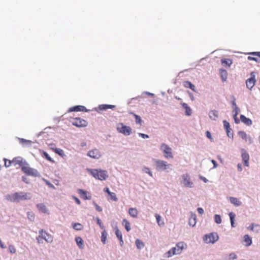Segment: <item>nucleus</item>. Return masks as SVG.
Segmentation results:
<instances>
[{
    "instance_id": "nucleus-1",
    "label": "nucleus",
    "mask_w": 260,
    "mask_h": 260,
    "mask_svg": "<svg viewBox=\"0 0 260 260\" xmlns=\"http://www.w3.org/2000/svg\"><path fill=\"white\" fill-rule=\"evenodd\" d=\"M6 199L10 202H19L21 201L28 200L31 198V194L29 192H19L5 196Z\"/></svg>"
},
{
    "instance_id": "nucleus-2",
    "label": "nucleus",
    "mask_w": 260,
    "mask_h": 260,
    "mask_svg": "<svg viewBox=\"0 0 260 260\" xmlns=\"http://www.w3.org/2000/svg\"><path fill=\"white\" fill-rule=\"evenodd\" d=\"M87 171L95 179L101 181L106 180L108 175L105 170L87 169Z\"/></svg>"
},
{
    "instance_id": "nucleus-3",
    "label": "nucleus",
    "mask_w": 260,
    "mask_h": 260,
    "mask_svg": "<svg viewBox=\"0 0 260 260\" xmlns=\"http://www.w3.org/2000/svg\"><path fill=\"white\" fill-rule=\"evenodd\" d=\"M39 235L37 237V240L38 243H43V240L48 243H51L53 241V237L48 234L45 231L41 230L39 232Z\"/></svg>"
},
{
    "instance_id": "nucleus-4",
    "label": "nucleus",
    "mask_w": 260,
    "mask_h": 260,
    "mask_svg": "<svg viewBox=\"0 0 260 260\" xmlns=\"http://www.w3.org/2000/svg\"><path fill=\"white\" fill-rule=\"evenodd\" d=\"M22 171L27 176L33 177H38L39 176V173L37 170L30 167L29 164L26 162V165L22 167Z\"/></svg>"
},
{
    "instance_id": "nucleus-5",
    "label": "nucleus",
    "mask_w": 260,
    "mask_h": 260,
    "mask_svg": "<svg viewBox=\"0 0 260 260\" xmlns=\"http://www.w3.org/2000/svg\"><path fill=\"white\" fill-rule=\"evenodd\" d=\"M116 128L118 133L125 136L130 135L132 132V129L130 126L125 125L123 123H118Z\"/></svg>"
},
{
    "instance_id": "nucleus-6",
    "label": "nucleus",
    "mask_w": 260,
    "mask_h": 260,
    "mask_svg": "<svg viewBox=\"0 0 260 260\" xmlns=\"http://www.w3.org/2000/svg\"><path fill=\"white\" fill-rule=\"evenodd\" d=\"M26 161L25 159L23 158L22 157L18 156L14 157L12 160L9 161L8 166H14L16 167L18 165L21 168L24 167L25 165H26Z\"/></svg>"
},
{
    "instance_id": "nucleus-7",
    "label": "nucleus",
    "mask_w": 260,
    "mask_h": 260,
    "mask_svg": "<svg viewBox=\"0 0 260 260\" xmlns=\"http://www.w3.org/2000/svg\"><path fill=\"white\" fill-rule=\"evenodd\" d=\"M219 239V236L216 233H211L205 235L203 237L204 242L206 243H214Z\"/></svg>"
},
{
    "instance_id": "nucleus-8",
    "label": "nucleus",
    "mask_w": 260,
    "mask_h": 260,
    "mask_svg": "<svg viewBox=\"0 0 260 260\" xmlns=\"http://www.w3.org/2000/svg\"><path fill=\"white\" fill-rule=\"evenodd\" d=\"M70 121L73 125L79 127H86L88 124L87 121L78 117L72 118Z\"/></svg>"
},
{
    "instance_id": "nucleus-9",
    "label": "nucleus",
    "mask_w": 260,
    "mask_h": 260,
    "mask_svg": "<svg viewBox=\"0 0 260 260\" xmlns=\"http://www.w3.org/2000/svg\"><path fill=\"white\" fill-rule=\"evenodd\" d=\"M160 149L164 153V156L166 158H172L173 155L172 152V149L168 145L165 143L161 144Z\"/></svg>"
},
{
    "instance_id": "nucleus-10",
    "label": "nucleus",
    "mask_w": 260,
    "mask_h": 260,
    "mask_svg": "<svg viewBox=\"0 0 260 260\" xmlns=\"http://www.w3.org/2000/svg\"><path fill=\"white\" fill-rule=\"evenodd\" d=\"M155 163L156 169L158 171L167 170L171 166V165L168 164L167 162L160 159L155 160Z\"/></svg>"
},
{
    "instance_id": "nucleus-11",
    "label": "nucleus",
    "mask_w": 260,
    "mask_h": 260,
    "mask_svg": "<svg viewBox=\"0 0 260 260\" xmlns=\"http://www.w3.org/2000/svg\"><path fill=\"white\" fill-rule=\"evenodd\" d=\"M255 82L256 80L255 79V75H254V73L252 72L251 73V77L247 79L246 81L247 87L249 89H251L254 86Z\"/></svg>"
},
{
    "instance_id": "nucleus-12",
    "label": "nucleus",
    "mask_w": 260,
    "mask_h": 260,
    "mask_svg": "<svg viewBox=\"0 0 260 260\" xmlns=\"http://www.w3.org/2000/svg\"><path fill=\"white\" fill-rule=\"evenodd\" d=\"M87 155L94 159H99L101 156V153L98 149H94L88 151Z\"/></svg>"
},
{
    "instance_id": "nucleus-13",
    "label": "nucleus",
    "mask_w": 260,
    "mask_h": 260,
    "mask_svg": "<svg viewBox=\"0 0 260 260\" xmlns=\"http://www.w3.org/2000/svg\"><path fill=\"white\" fill-rule=\"evenodd\" d=\"M77 192L80 198L83 200H90L91 198V196L89 194V193L83 189H78L77 190Z\"/></svg>"
},
{
    "instance_id": "nucleus-14",
    "label": "nucleus",
    "mask_w": 260,
    "mask_h": 260,
    "mask_svg": "<svg viewBox=\"0 0 260 260\" xmlns=\"http://www.w3.org/2000/svg\"><path fill=\"white\" fill-rule=\"evenodd\" d=\"M183 178V183L184 185L187 187H192L193 183L190 181L189 176L186 174L182 176Z\"/></svg>"
},
{
    "instance_id": "nucleus-15",
    "label": "nucleus",
    "mask_w": 260,
    "mask_h": 260,
    "mask_svg": "<svg viewBox=\"0 0 260 260\" xmlns=\"http://www.w3.org/2000/svg\"><path fill=\"white\" fill-rule=\"evenodd\" d=\"M242 158L243 164L245 166L248 167L249 166V155L248 153L245 151H243L242 153Z\"/></svg>"
},
{
    "instance_id": "nucleus-16",
    "label": "nucleus",
    "mask_w": 260,
    "mask_h": 260,
    "mask_svg": "<svg viewBox=\"0 0 260 260\" xmlns=\"http://www.w3.org/2000/svg\"><path fill=\"white\" fill-rule=\"evenodd\" d=\"M238 134L243 140H245V142H248L250 144L252 142V139L249 136H248L245 132L243 131H240L239 132Z\"/></svg>"
},
{
    "instance_id": "nucleus-17",
    "label": "nucleus",
    "mask_w": 260,
    "mask_h": 260,
    "mask_svg": "<svg viewBox=\"0 0 260 260\" xmlns=\"http://www.w3.org/2000/svg\"><path fill=\"white\" fill-rule=\"evenodd\" d=\"M186 246V244L183 242H179L176 244V253L177 254H180L182 250Z\"/></svg>"
},
{
    "instance_id": "nucleus-18",
    "label": "nucleus",
    "mask_w": 260,
    "mask_h": 260,
    "mask_svg": "<svg viewBox=\"0 0 260 260\" xmlns=\"http://www.w3.org/2000/svg\"><path fill=\"white\" fill-rule=\"evenodd\" d=\"M86 111V108L83 106H74L68 110V112L72 111Z\"/></svg>"
},
{
    "instance_id": "nucleus-19",
    "label": "nucleus",
    "mask_w": 260,
    "mask_h": 260,
    "mask_svg": "<svg viewBox=\"0 0 260 260\" xmlns=\"http://www.w3.org/2000/svg\"><path fill=\"white\" fill-rule=\"evenodd\" d=\"M240 120L243 123L248 126L251 125L252 123V120L250 119L247 118L243 115H240Z\"/></svg>"
},
{
    "instance_id": "nucleus-20",
    "label": "nucleus",
    "mask_w": 260,
    "mask_h": 260,
    "mask_svg": "<svg viewBox=\"0 0 260 260\" xmlns=\"http://www.w3.org/2000/svg\"><path fill=\"white\" fill-rule=\"evenodd\" d=\"M37 207L40 212L48 214H49L48 210L44 204H38L37 205Z\"/></svg>"
},
{
    "instance_id": "nucleus-21",
    "label": "nucleus",
    "mask_w": 260,
    "mask_h": 260,
    "mask_svg": "<svg viewBox=\"0 0 260 260\" xmlns=\"http://www.w3.org/2000/svg\"><path fill=\"white\" fill-rule=\"evenodd\" d=\"M188 223L190 226H194L196 224V215L195 214H191L189 219Z\"/></svg>"
},
{
    "instance_id": "nucleus-22",
    "label": "nucleus",
    "mask_w": 260,
    "mask_h": 260,
    "mask_svg": "<svg viewBox=\"0 0 260 260\" xmlns=\"http://www.w3.org/2000/svg\"><path fill=\"white\" fill-rule=\"evenodd\" d=\"M129 214L134 218H137L138 217V212L136 208H131L128 210Z\"/></svg>"
},
{
    "instance_id": "nucleus-23",
    "label": "nucleus",
    "mask_w": 260,
    "mask_h": 260,
    "mask_svg": "<svg viewBox=\"0 0 260 260\" xmlns=\"http://www.w3.org/2000/svg\"><path fill=\"white\" fill-rule=\"evenodd\" d=\"M115 235H116L117 238L119 240L121 246H122L124 243L122 239V235L121 232L117 228L115 229Z\"/></svg>"
},
{
    "instance_id": "nucleus-24",
    "label": "nucleus",
    "mask_w": 260,
    "mask_h": 260,
    "mask_svg": "<svg viewBox=\"0 0 260 260\" xmlns=\"http://www.w3.org/2000/svg\"><path fill=\"white\" fill-rule=\"evenodd\" d=\"M219 73L222 81L223 82L226 81L228 76V73L224 69H220L219 70Z\"/></svg>"
},
{
    "instance_id": "nucleus-25",
    "label": "nucleus",
    "mask_w": 260,
    "mask_h": 260,
    "mask_svg": "<svg viewBox=\"0 0 260 260\" xmlns=\"http://www.w3.org/2000/svg\"><path fill=\"white\" fill-rule=\"evenodd\" d=\"M230 201L232 204L236 206H239L241 204V202L236 198L230 197Z\"/></svg>"
},
{
    "instance_id": "nucleus-26",
    "label": "nucleus",
    "mask_w": 260,
    "mask_h": 260,
    "mask_svg": "<svg viewBox=\"0 0 260 260\" xmlns=\"http://www.w3.org/2000/svg\"><path fill=\"white\" fill-rule=\"evenodd\" d=\"M244 241L245 243V245L246 246H250L252 243L251 238L248 235H245L244 236Z\"/></svg>"
},
{
    "instance_id": "nucleus-27",
    "label": "nucleus",
    "mask_w": 260,
    "mask_h": 260,
    "mask_svg": "<svg viewBox=\"0 0 260 260\" xmlns=\"http://www.w3.org/2000/svg\"><path fill=\"white\" fill-rule=\"evenodd\" d=\"M218 111L214 110H212L209 113V117L213 120H216L218 117Z\"/></svg>"
},
{
    "instance_id": "nucleus-28",
    "label": "nucleus",
    "mask_w": 260,
    "mask_h": 260,
    "mask_svg": "<svg viewBox=\"0 0 260 260\" xmlns=\"http://www.w3.org/2000/svg\"><path fill=\"white\" fill-rule=\"evenodd\" d=\"M182 107L185 109V114L186 115L189 116L191 114V110L189 107L188 106L187 104L183 103L181 104Z\"/></svg>"
},
{
    "instance_id": "nucleus-29",
    "label": "nucleus",
    "mask_w": 260,
    "mask_h": 260,
    "mask_svg": "<svg viewBox=\"0 0 260 260\" xmlns=\"http://www.w3.org/2000/svg\"><path fill=\"white\" fill-rule=\"evenodd\" d=\"M183 85L186 88H189L192 91H195V86L189 81H185L183 83Z\"/></svg>"
},
{
    "instance_id": "nucleus-30",
    "label": "nucleus",
    "mask_w": 260,
    "mask_h": 260,
    "mask_svg": "<svg viewBox=\"0 0 260 260\" xmlns=\"http://www.w3.org/2000/svg\"><path fill=\"white\" fill-rule=\"evenodd\" d=\"M221 63L224 66L230 67L232 64V60L229 58L222 59H221Z\"/></svg>"
},
{
    "instance_id": "nucleus-31",
    "label": "nucleus",
    "mask_w": 260,
    "mask_h": 260,
    "mask_svg": "<svg viewBox=\"0 0 260 260\" xmlns=\"http://www.w3.org/2000/svg\"><path fill=\"white\" fill-rule=\"evenodd\" d=\"M122 224L124 226L126 230L129 232L131 230V224L130 223L125 219H123Z\"/></svg>"
},
{
    "instance_id": "nucleus-32",
    "label": "nucleus",
    "mask_w": 260,
    "mask_h": 260,
    "mask_svg": "<svg viewBox=\"0 0 260 260\" xmlns=\"http://www.w3.org/2000/svg\"><path fill=\"white\" fill-rule=\"evenodd\" d=\"M75 240H76V242L77 245H78V246L80 248H83V241L82 239L80 237H78L76 238Z\"/></svg>"
},
{
    "instance_id": "nucleus-33",
    "label": "nucleus",
    "mask_w": 260,
    "mask_h": 260,
    "mask_svg": "<svg viewBox=\"0 0 260 260\" xmlns=\"http://www.w3.org/2000/svg\"><path fill=\"white\" fill-rule=\"evenodd\" d=\"M41 153L42 154V155L43 157H44L47 160L52 162H54L53 160H52L51 157L48 155V154L46 151H42Z\"/></svg>"
},
{
    "instance_id": "nucleus-34",
    "label": "nucleus",
    "mask_w": 260,
    "mask_h": 260,
    "mask_svg": "<svg viewBox=\"0 0 260 260\" xmlns=\"http://www.w3.org/2000/svg\"><path fill=\"white\" fill-rule=\"evenodd\" d=\"M73 228L77 231H80L83 229V226L80 223H75L73 224Z\"/></svg>"
},
{
    "instance_id": "nucleus-35",
    "label": "nucleus",
    "mask_w": 260,
    "mask_h": 260,
    "mask_svg": "<svg viewBox=\"0 0 260 260\" xmlns=\"http://www.w3.org/2000/svg\"><path fill=\"white\" fill-rule=\"evenodd\" d=\"M229 216L230 218L231 223V226L232 227H235V223H234V219L235 218V214L233 212H230L229 213Z\"/></svg>"
},
{
    "instance_id": "nucleus-36",
    "label": "nucleus",
    "mask_w": 260,
    "mask_h": 260,
    "mask_svg": "<svg viewBox=\"0 0 260 260\" xmlns=\"http://www.w3.org/2000/svg\"><path fill=\"white\" fill-rule=\"evenodd\" d=\"M136 245L138 249H141L144 246L143 242L139 239L136 240Z\"/></svg>"
},
{
    "instance_id": "nucleus-37",
    "label": "nucleus",
    "mask_w": 260,
    "mask_h": 260,
    "mask_svg": "<svg viewBox=\"0 0 260 260\" xmlns=\"http://www.w3.org/2000/svg\"><path fill=\"white\" fill-rule=\"evenodd\" d=\"M107 236V233L106 231L104 230L103 232L102 233V236H101V241L104 243H106V240Z\"/></svg>"
},
{
    "instance_id": "nucleus-38",
    "label": "nucleus",
    "mask_w": 260,
    "mask_h": 260,
    "mask_svg": "<svg viewBox=\"0 0 260 260\" xmlns=\"http://www.w3.org/2000/svg\"><path fill=\"white\" fill-rule=\"evenodd\" d=\"M168 257L171 256L174 254H177L176 253V247L171 248L169 251H168Z\"/></svg>"
},
{
    "instance_id": "nucleus-39",
    "label": "nucleus",
    "mask_w": 260,
    "mask_h": 260,
    "mask_svg": "<svg viewBox=\"0 0 260 260\" xmlns=\"http://www.w3.org/2000/svg\"><path fill=\"white\" fill-rule=\"evenodd\" d=\"M133 114L135 118L136 123L137 124H141L142 119H141V118L140 117V116H139V115H136V114H135L134 113H133Z\"/></svg>"
},
{
    "instance_id": "nucleus-40",
    "label": "nucleus",
    "mask_w": 260,
    "mask_h": 260,
    "mask_svg": "<svg viewBox=\"0 0 260 260\" xmlns=\"http://www.w3.org/2000/svg\"><path fill=\"white\" fill-rule=\"evenodd\" d=\"M155 217L156 219L157 222L159 225H162L164 224V222L161 221V217L159 215L156 214Z\"/></svg>"
},
{
    "instance_id": "nucleus-41",
    "label": "nucleus",
    "mask_w": 260,
    "mask_h": 260,
    "mask_svg": "<svg viewBox=\"0 0 260 260\" xmlns=\"http://www.w3.org/2000/svg\"><path fill=\"white\" fill-rule=\"evenodd\" d=\"M27 217L31 221H33L35 219V215L32 212H28L27 213Z\"/></svg>"
},
{
    "instance_id": "nucleus-42",
    "label": "nucleus",
    "mask_w": 260,
    "mask_h": 260,
    "mask_svg": "<svg viewBox=\"0 0 260 260\" xmlns=\"http://www.w3.org/2000/svg\"><path fill=\"white\" fill-rule=\"evenodd\" d=\"M215 221L218 223L219 224L221 222V218L220 215L216 214L215 215Z\"/></svg>"
},
{
    "instance_id": "nucleus-43",
    "label": "nucleus",
    "mask_w": 260,
    "mask_h": 260,
    "mask_svg": "<svg viewBox=\"0 0 260 260\" xmlns=\"http://www.w3.org/2000/svg\"><path fill=\"white\" fill-rule=\"evenodd\" d=\"M109 196H110V199L114 201H117V198L116 197V195L114 192H111Z\"/></svg>"
},
{
    "instance_id": "nucleus-44",
    "label": "nucleus",
    "mask_w": 260,
    "mask_h": 260,
    "mask_svg": "<svg viewBox=\"0 0 260 260\" xmlns=\"http://www.w3.org/2000/svg\"><path fill=\"white\" fill-rule=\"evenodd\" d=\"M223 123L224 127L225 128V129L226 130L228 131V129H231L229 122H228L226 120H224Z\"/></svg>"
},
{
    "instance_id": "nucleus-45",
    "label": "nucleus",
    "mask_w": 260,
    "mask_h": 260,
    "mask_svg": "<svg viewBox=\"0 0 260 260\" xmlns=\"http://www.w3.org/2000/svg\"><path fill=\"white\" fill-rule=\"evenodd\" d=\"M9 250L11 253H14L16 252V248L14 246L10 245L9 246Z\"/></svg>"
},
{
    "instance_id": "nucleus-46",
    "label": "nucleus",
    "mask_w": 260,
    "mask_h": 260,
    "mask_svg": "<svg viewBox=\"0 0 260 260\" xmlns=\"http://www.w3.org/2000/svg\"><path fill=\"white\" fill-rule=\"evenodd\" d=\"M239 111V109L238 107V106H236V107H234V110H233V112L234 113V114L233 115V117H236L237 116V115L238 114Z\"/></svg>"
},
{
    "instance_id": "nucleus-47",
    "label": "nucleus",
    "mask_w": 260,
    "mask_h": 260,
    "mask_svg": "<svg viewBox=\"0 0 260 260\" xmlns=\"http://www.w3.org/2000/svg\"><path fill=\"white\" fill-rule=\"evenodd\" d=\"M143 171L148 174L150 176H152V173L151 172L149 168H147V167H144L143 169Z\"/></svg>"
},
{
    "instance_id": "nucleus-48",
    "label": "nucleus",
    "mask_w": 260,
    "mask_h": 260,
    "mask_svg": "<svg viewBox=\"0 0 260 260\" xmlns=\"http://www.w3.org/2000/svg\"><path fill=\"white\" fill-rule=\"evenodd\" d=\"M55 152L58 154L59 155H63V151L62 149H60L59 148H56L54 150Z\"/></svg>"
},
{
    "instance_id": "nucleus-49",
    "label": "nucleus",
    "mask_w": 260,
    "mask_h": 260,
    "mask_svg": "<svg viewBox=\"0 0 260 260\" xmlns=\"http://www.w3.org/2000/svg\"><path fill=\"white\" fill-rule=\"evenodd\" d=\"M254 57H252L250 56H248L247 58L249 60H254L257 62H259L260 61L255 57V56H254Z\"/></svg>"
},
{
    "instance_id": "nucleus-50",
    "label": "nucleus",
    "mask_w": 260,
    "mask_h": 260,
    "mask_svg": "<svg viewBox=\"0 0 260 260\" xmlns=\"http://www.w3.org/2000/svg\"><path fill=\"white\" fill-rule=\"evenodd\" d=\"M96 221H97L98 224L99 225V226H100V228L102 229H104L105 228L104 226L103 225V224L102 223V221L101 220V219H100L99 218H96Z\"/></svg>"
},
{
    "instance_id": "nucleus-51",
    "label": "nucleus",
    "mask_w": 260,
    "mask_h": 260,
    "mask_svg": "<svg viewBox=\"0 0 260 260\" xmlns=\"http://www.w3.org/2000/svg\"><path fill=\"white\" fill-rule=\"evenodd\" d=\"M248 54L252 55L253 56L259 57L260 58V52H252L248 53Z\"/></svg>"
},
{
    "instance_id": "nucleus-52",
    "label": "nucleus",
    "mask_w": 260,
    "mask_h": 260,
    "mask_svg": "<svg viewBox=\"0 0 260 260\" xmlns=\"http://www.w3.org/2000/svg\"><path fill=\"white\" fill-rule=\"evenodd\" d=\"M93 204L95 207L96 210L99 212H102V208L99 206L98 204H96L95 203H93Z\"/></svg>"
},
{
    "instance_id": "nucleus-53",
    "label": "nucleus",
    "mask_w": 260,
    "mask_h": 260,
    "mask_svg": "<svg viewBox=\"0 0 260 260\" xmlns=\"http://www.w3.org/2000/svg\"><path fill=\"white\" fill-rule=\"evenodd\" d=\"M102 106H105L107 107V109H113L115 107V106L114 105H106V104H104V105H102Z\"/></svg>"
},
{
    "instance_id": "nucleus-54",
    "label": "nucleus",
    "mask_w": 260,
    "mask_h": 260,
    "mask_svg": "<svg viewBox=\"0 0 260 260\" xmlns=\"http://www.w3.org/2000/svg\"><path fill=\"white\" fill-rule=\"evenodd\" d=\"M229 257L231 259H235L237 258V255L234 253H231L229 255Z\"/></svg>"
},
{
    "instance_id": "nucleus-55",
    "label": "nucleus",
    "mask_w": 260,
    "mask_h": 260,
    "mask_svg": "<svg viewBox=\"0 0 260 260\" xmlns=\"http://www.w3.org/2000/svg\"><path fill=\"white\" fill-rule=\"evenodd\" d=\"M139 135L140 136H141L143 139H146V138H149V136L146 135V134L139 133Z\"/></svg>"
},
{
    "instance_id": "nucleus-56",
    "label": "nucleus",
    "mask_w": 260,
    "mask_h": 260,
    "mask_svg": "<svg viewBox=\"0 0 260 260\" xmlns=\"http://www.w3.org/2000/svg\"><path fill=\"white\" fill-rule=\"evenodd\" d=\"M9 161H11L10 160H8L6 158H5L4 159V161H5V166L6 167H10V166H8V165H9Z\"/></svg>"
},
{
    "instance_id": "nucleus-57",
    "label": "nucleus",
    "mask_w": 260,
    "mask_h": 260,
    "mask_svg": "<svg viewBox=\"0 0 260 260\" xmlns=\"http://www.w3.org/2000/svg\"><path fill=\"white\" fill-rule=\"evenodd\" d=\"M197 210H198V213L200 214H203L204 213V210L202 208H200V207L198 208Z\"/></svg>"
},
{
    "instance_id": "nucleus-58",
    "label": "nucleus",
    "mask_w": 260,
    "mask_h": 260,
    "mask_svg": "<svg viewBox=\"0 0 260 260\" xmlns=\"http://www.w3.org/2000/svg\"><path fill=\"white\" fill-rule=\"evenodd\" d=\"M206 136L208 138L212 139V136L211 133L209 131L206 132Z\"/></svg>"
},
{
    "instance_id": "nucleus-59",
    "label": "nucleus",
    "mask_w": 260,
    "mask_h": 260,
    "mask_svg": "<svg viewBox=\"0 0 260 260\" xmlns=\"http://www.w3.org/2000/svg\"><path fill=\"white\" fill-rule=\"evenodd\" d=\"M104 190L105 192H107L109 195L112 192L109 190V189L108 187H105L104 189Z\"/></svg>"
},
{
    "instance_id": "nucleus-60",
    "label": "nucleus",
    "mask_w": 260,
    "mask_h": 260,
    "mask_svg": "<svg viewBox=\"0 0 260 260\" xmlns=\"http://www.w3.org/2000/svg\"><path fill=\"white\" fill-rule=\"evenodd\" d=\"M74 199H75V201L76 202V203L78 204V205H80L81 204V202L79 200V199L78 198H77V197H74Z\"/></svg>"
},
{
    "instance_id": "nucleus-61",
    "label": "nucleus",
    "mask_w": 260,
    "mask_h": 260,
    "mask_svg": "<svg viewBox=\"0 0 260 260\" xmlns=\"http://www.w3.org/2000/svg\"><path fill=\"white\" fill-rule=\"evenodd\" d=\"M99 109L101 110H107V107H105V106H102V105H100L99 106Z\"/></svg>"
},
{
    "instance_id": "nucleus-62",
    "label": "nucleus",
    "mask_w": 260,
    "mask_h": 260,
    "mask_svg": "<svg viewBox=\"0 0 260 260\" xmlns=\"http://www.w3.org/2000/svg\"><path fill=\"white\" fill-rule=\"evenodd\" d=\"M0 247L4 249V248H6V246H4L3 242L2 241V240L0 239Z\"/></svg>"
},
{
    "instance_id": "nucleus-63",
    "label": "nucleus",
    "mask_w": 260,
    "mask_h": 260,
    "mask_svg": "<svg viewBox=\"0 0 260 260\" xmlns=\"http://www.w3.org/2000/svg\"><path fill=\"white\" fill-rule=\"evenodd\" d=\"M211 161L213 163V164L214 165V168H216L217 166V164L216 161L215 160L213 159V160H211Z\"/></svg>"
},
{
    "instance_id": "nucleus-64",
    "label": "nucleus",
    "mask_w": 260,
    "mask_h": 260,
    "mask_svg": "<svg viewBox=\"0 0 260 260\" xmlns=\"http://www.w3.org/2000/svg\"><path fill=\"white\" fill-rule=\"evenodd\" d=\"M234 118V120H235V123H239V122H240V120H239V119L237 117V116L235 117H233Z\"/></svg>"
}]
</instances>
